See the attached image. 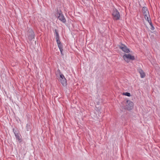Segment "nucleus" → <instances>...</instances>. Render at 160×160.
Listing matches in <instances>:
<instances>
[{"label":"nucleus","mask_w":160,"mask_h":160,"mask_svg":"<svg viewBox=\"0 0 160 160\" xmlns=\"http://www.w3.org/2000/svg\"><path fill=\"white\" fill-rule=\"evenodd\" d=\"M123 58L124 60L127 62H129L130 60H133L135 59L134 57L130 54H125L123 55Z\"/></svg>","instance_id":"nucleus-1"},{"label":"nucleus","mask_w":160,"mask_h":160,"mask_svg":"<svg viewBox=\"0 0 160 160\" xmlns=\"http://www.w3.org/2000/svg\"><path fill=\"white\" fill-rule=\"evenodd\" d=\"M27 35L28 39L31 42L33 41L34 39V33L33 31L31 29H29L28 31Z\"/></svg>","instance_id":"nucleus-2"},{"label":"nucleus","mask_w":160,"mask_h":160,"mask_svg":"<svg viewBox=\"0 0 160 160\" xmlns=\"http://www.w3.org/2000/svg\"><path fill=\"white\" fill-rule=\"evenodd\" d=\"M56 15L58 17L59 19L63 23H65L66 20L61 10L58 11V10Z\"/></svg>","instance_id":"nucleus-3"},{"label":"nucleus","mask_w":160,"mask_h":160,"mask_svg":"<svg viewBox=\"0 0 160 160\" xmlns=\"http://www.w3.org/2000/svg\"><path fill=\"white\" fill-rule=\"evenodd\" d=\"M112 15L114 20H117L119 19L120 15L119 12L116 9H113Z\"/></svg>","instance_id":"nucleus-4"},{"label":"nucleus","mask_w":160,"mask_h":160,"mask_svg":"<svg viewBox=\"0 0 160 160\" xmlns=\"http://www.w3.org/2000/svg\"><path fill=\"white\" fill-rule=\"evenodd\" d=\"M133 107V103L132 102L129 100H127L125 108L127 110H131Z\"/></svg>","instance_id":"nucleus-5"},{"label":"nucleus","mask_w":160,"mask_h":160,"mask_svg":"<svg viewBox=\"0 0 160 160\" xmlns=\"http://www.w3.org/2000/svg\"><path fill=\"white\" fill-rule=\"evenodd\" d=\"M119 47L122 49L123 51L126 53H128L130 52L129 49L127 47L122 43H121L120 45H119Z\"/></svg>","instance_id":"nucleus-6"},{"label":"nucleus","mask_w":160,"mask_h":160,"mask_svg":"<svg viewBox=\"0 0 160 160\" xmlns=\"http://www.w3.org/2000/svg\"><path fill=\"white\" fill-rule=\"evenodd\" d=\"M55 37H56V39L57 42V43L58 44H59L60 43H61V42L59 40V34L58 32V30L55 29Z\"/></svg>","instance_id":"nucleus-7"},{"label":"nucleus","mask_w":160,"mask_h":160,"mask_svg":"<svg viewBox=\"0 0 160 160\" xmlns=\"http://www.w3.org/2000/svg\"><path fill=\"white\" fill-rule=\"evenodd\" d=\"M142 12L143 14V15L144 16H149V12L147 8L145 7H143L142 9Z\"/></svg>","instance_id":"nucleus-8"},{"label":"nucleus","mask_w":160,"mask_h":160,"mask_svg":"<svg viewBox=\"0 0 160 160\" xmlns=\"http://www.w3.org/2000/svg\"><path fill=\"white\" fill-rule=\"evenodd\" d=\"M138 71L140 74L141 77L142 78H144L145 76V74L143 71L140 69H138Z\"/></svg>","instance_id":"nucleus-9"},{"label":"nucleus","mask_w":160,"mask_h":160,"mask_svg":"<svg viewBox=\"0 0 160 160\" xmlns=\"http://www.w3.org/2000/svg\"><path fill=\"white\" fill-rule=\"evenodd\" d=\"M59 81L62 83V85L63 86H65L66 85L67 80L66 78H64V79H62L59 80Z\"/></svg>","instance_id":"nucleus-10"},{"label":"nucleus","mask_w":160,"mask_h":160,"mask_svg":"<svg viewBox=\"0 0 160 160\" xmlns=\"http://www.w3.org/2000/svg\"><path fill=\"white\" fill-rule=\"evenodd\" d=\"M14 133L15 134V136L17 140H18L19 142H21L22 140L21 139L20 137L19 134L18 133H16L14 131Z\"/></svg>","instance_id":"nucleus-11"},{"label":"nucleus","mask_w":160,"mask_h":160,"mask_svg":"<svg viewBox=\"0 0 160 160\" xmlns=\"http://www.w3.org/2000/svg\"><path fill=\"white\" fill-rule=\"evenodd\" d=\"M58 46L60 49V52L61 53V54H62V52L63 51V49H62V45L61 43H60L59 44H58Z\"/></svg>","instance_id":"nucleus-12"},{"label":"nucleus","mask_w":160,"mask_h":160,"mask_svg":"<svg viewBox=\"0 0 160 160\" xmlns=\"http://www.w3.org/2000/svg\"><path fill=\"white\" fill-rule=\"evenodd\" d=\"M144 18L146 20H147L148 22H151V19L150 18L149 14L148 16H144Z\"/></svg>","instance_id":"nucleus-13"},{"label":"nucleus","mask_w":160,"mask_h":160,"mask_svg":"<svg viewBox=\"0 0 160 160\" xmlns=\"http://www.w3.org/2000/svg\"><path fill=\"white\" fill-rule=\"evenodd\" d=\"M123 94L128 97H130L131 96L130 93L128 92L123 93Z\"/></svg>","instance_id":"nucleus-14"},{"label":"nucleus","mask_w":160,"mask_h":160,"mask_svg":"<svg viewBox=\"0 0 160 160\" xmlns=\"http://www.w3.org/2000/svg\"><path fill=\"white\" fill-rule=\"evenodd\" d=\"M64 78H65L64 77V76L62 74H61L60 76L59 80L64 79Z\"/></svg>","instance_id":"nucleus-15"},{"label":"nucleus","mask_w":160,"mask_h":160,"mask_svg":"<svg viewBox=\"0 0 160 160\" xmlns=\"http://www.w3.org/2000/svg\"><path fill=\"white\" fill-rule=\"evenodd\" d=\"M151 29L152 30H154V27H153V26H152V27H151Z\"/></svg>","instance_id":"nucleus-16"},{"label":"nucleus","mask_w":160,"mask_h":160,"mask_svg":"<svg viewBox=\"0 0 160 160\" xmlns=\"http://www.w3.org/2000/svg\"><path fill=\"white\" fill-rule=\"evenodd\" d=\"M149 24L151 27H152V26H153L152 23L151 21V22H149Z\"/></svg>","instance_id":"nucleus-17"}]
</instances>
